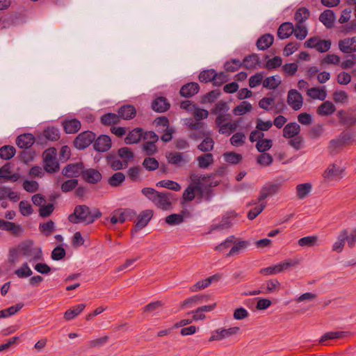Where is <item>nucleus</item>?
<instances>
[{"label": "nucleus", "mask_w": 356, "mask_h": 356, "mask_svg": "<svg viewBox=\"0 0 356 356\" xmlns=\"http://www.w3.org/2000/svg\"><path fill=\"white\" fill-rule=\"evenodd\" d=\"M214 174L208 175L192 173L190 176L191 182L183 193V200L191 202L197 197V202L202 200L210 202L214 196L212 187L219 184V181L214 180Z\"/></svg>", "instance_id": "1"}, {"label": "nucleus", "mask_w": 356, "mask_h": 356, "mask_svg": "<svg viewBox=\"0 0 356 356\" xmlns=\"http://www.w3.org/2000/svg\"><path fill=\"white\" fill-rule=\"evenodd\" d=\"M102 216V212L98 209L91 210L86 205H77L74 212L68 216V220L73 224L83 222L86 225L92 224Z\"/></svg>", "instance_id": "2"}, {"label": "nucleus", "mask_w": 356, "mask_h": 356, "mask_svg": "<svg viewBox=\"0 0 356 356\" xmlns=\"http://www.w3.org/2000/svg\"><path fill=\"white\" fill-rule=\"evenodd\" d=\"M19 250L24 257L28 259L30 263L40 261L43 259L42 249L34 247L32 241H26L19 245Z\"/></svg>", "instance_id": "3"}, {"label": "nucleus", "mask_w": 356, "mask_h": 356, "mask_svg": "<svg viewBox=\"0 0 356 356\" xmlns=\"http://www.w3.org/2000/svg\"><path fill=\"white\" fill-rule=\"evenodd\" d=\"M229 115L225 113H219L216 123L219 127V132L222 134L230 135L237 127L236 123L229 121Z\"/></svg>", "instance_id": "4"}, {"label": "nucleus", "mask_w": 356, "mask_h": 356, "mask_svg": "<svg viewBox=\"0 0 356 356\" xmlns=\"http://www.w3.org/2000/svg\"><path fill=\"white\" fill-rule=\"evenodd\" d=\"M106 113L101 118V122L104 125L117 124L120 119L131 120L136 117V113Z\"/></svg>", "instance_id": "5"}, {"label": "nucleus", "mask_w": 356, "mask_h": 356, "mask_svg": "<svg viewBox=\"0 0 356 356\" xmlns=\"http://www.w3.org/2000/svg\"><path fill=\"white\" fill-rule=\"evenodd\" d=\"M282 186V181H274L266 183L260 190V194L258 197V201L262 202L267 197L277 194Z\"/></svg>", "instance_id": "6"}, {"label": "nucleus", "mask_w": 356, "mask_h": 356, "mask_svg": "<svg viewBox=\"0 0 356 356\" xmlns=\"http://www.w3.org/2000/svg\"><path fill=\"white\" fill-rule=\"evenodd\" d=\"M95 134L90 131L80 133L74 140V145L78 149L88 147L95 139Z\"/></svg>", "instance_id": "7"}, {"label": "nucleus", "mask_w": 356, "mask_h": 356, "mask_svg": "<svg viewBox=\"0 0 356 356\" xmlns=\"http://www.w3.org/2000/svg\"><path fill=\"white\" fill-rule=\"evenodd\" d=\"M239 327H232L227 329L218 328L211 332L209 341H221L222 339L229 338L233 335L237 334L239 333Z\"/></svg>", "instance_id": "8"}, {"label": "nucleus", "mask_w": 356, "mask_h": 356, "mask_svg": "<svg viewBox=\"0 0 356 356\" xmlns=\"http://www.w3.org/2000/svg\"><path fill=\"white\" fill-rule=\"evenodd\" d=\"M84 165L82 162L67 164L62 170V174L69 178H76L82 176Z\"/></svg>", "instance_id": "9"}, {"label": "nucleus", "mask_w": 356, "mask_h": 356, "mask_svg": "<svg viewBox=\"0 0 356 356\" xmlns=\"http://www.w3.org/2000/svg\"><path fill=\"white\" fill-rule=\"evenodd\" d=\"M287 102L296 111L300 110L303 104L302 95L296 89H291L288 92Z\"/></svg>", "instance_id": "10"}, {"label": "nucleus", "mask_w": 356, "mask_h": 356, "mask_svg": "<svg viewBox=\"0 0 356 356\" xmlns=\"http://www.w3.org/2000/svg\"><path fill=\"white\" fill-rule=\"evenodd\" d=\"M153 216V211L152 210L143 211L138 217V220L135 225L134 228L132 229V234L136 233L146 227Z\"/></svg>", "instance_id": "11"}, {"label": "nucleus", "mask_w": 356, "mask_h": 356, "mask_svg": "<svg viewBox=\"0 0 356 356\" xmlns=\"http://www.w3.org/2000/svg\"><path fill=\"white\" fill-rule=\"evenodd\" d=\"M172 193L158 192L155 200L153 202L160 209L163 210H168L171 207L170 198Z\"/></svg>", "instance_id": "12"}, {"label": "nucleus", "mask_w": 356, "mask_h": 356, "mask_svg": "<svg viewBox=\"0 0 356 356\" xmlns=\"http://www.w3.org/2000/svg\"><path fill=\"white\" fill-rule=\"evenodd\" d=\"M94 149L99 152H107L111 147V139L107 135H102L93 141Z\"/></svg>", "instance_id": "13"}, {"label": "nucleus", "mask_w": 356, "mask_h": 356, "mask_svg": "<svg viewBox=\"0 0 356 356\" xmlns=\"http://www.w3.org/2000/svg\"><path fill=\"white\" fill-rule=\"evenodd\" d=\"M200 86L196 82H189L183 85L179 90V95L186 98H190L197 94Z\"/></svg>", "instance_id": "14"}, {"label": "nucleus", "mask_w": 356, "mask_h": 356, "mask_svg": "<svg viewBox=\"0 0 356 356\" xmlns=\"http://www.w3.org/2000/svg\"><path fill=\"white\" fill-rule=\"evenodd\" d=\"M83 179L89 184H97L99 182L102 178L100 172L94 168H88L83 170L82 175Z\"/></svg>", "instance_id": "15"}, {"label": "nucleus", "mask_w": 356, "mask_h": 356, "mask_svg": "<svg viewBox=\"0 0 356 356\" xmlns=\"http://www.w3.org/2000/svg\"><path fill=\"white\" fill-rule=\"evenodd\" d=\"M151 108L153 111H168L170 108V103L166 97L159 96L152 100Z\"/></svg>", "instance_id": "16"}, {"label": "nucleus", "mask_w": 356, "mask_h": 356, "mask_svg": "<svg viewBox=\"0 0 356 356\" xmlns=\"http://www.w3.org/2000/svg\"><path fill=\"white\" fill-rule=\"evenodd\" d=\"M194 117L188 119L186 122L187 126L193 129H199L202 127V120L208 117L209 113H194Z\"/></svg>", "instance_id": "17"}, {"label": "nucleus", "mask_w": 356, "mask_h": 356, "mask_svg": "<svg viewBox=\"0 0 356 356\" xmlns=\"http://www.w3.org/2000/svg\"><path fill=\"white\" fill-rule=\"evenodd\" d=\"M34 143L35 137L31 134H21L16 139V144L21 149H28Z\"/></svg>", "instance_id": "18"}, {"label": "nucleus", "mask_w": 356, "mask_h": 356, "mask_svg": "<svg viewBox=\"0 0 356 356\" xmlns=\"http://www.w3.org/2000/svg\"><path fill=\"white\" fill-rule=\"evenodd\" d=\"M62 125L67 134H75L79 131L81 124L77 119H68L62 122Z\"/></svg>", "instance_id": "19"}, {"label": "nucleus", "mask_w": 356, "mask_h": 356, "mask_svg": "<svg viewBox=\"0 0 356 356\" xmlns=\"http://www.w3.org/2000/svg\"><path fill=\"white\" fill-rule=\"evenodd\" d=\"M334 19V12L330 9L324 10L319 16V21L327 29L333 27Z\"/></svg>", "instance_id": "20"}, {"label": "nucleus", "mask_w": 356, "mask_h": 356, "mask_svg": "<svg viewBox=\"0 0 356 356\" xmlns=\"http://www.w3.org/2000/svg\"><path fill=\"white\" fill-rule=\"evenodd\" d=\"M294 31V26L291 22L282 23L277 30V36L280 39L284 40L289 38Z\"/></svg>", "instance_id": "21"}, {"label": "nucleus", "mask_w": 356, "mask_h": 356, "mask_svg": "<svg viewBox=\"0 0 356 356\" xmlns=\"http://www.w3.org/2000/svg\"><path fill=\"white\" fill-rule=\"evenodd\" d=\"M274 42V37L270 33H266L258 38L256 45L259 50H266L269 48Z\"/></svg>", "instance_id": "22"}, {"label": "nucleus", "mask_w": 356, "mask_h": 356, "mask_svg": "<svg viewBox=\"0 0 356 356\" xmlns=\"http://www.w3.org/2000/svg\"><path fill=\"white\" fill-rule=\"evenodd\" d=\"M208 297L204 295H195L186 300H184L181 305V308H186L187 307H191L195 305L201 304L204 302L207 301Z\"/></svg>", "instance_id": "23"}, {"label": "nucleus", "mask_w": 356, "mask_h": 356, "mask_svg": "<svg viewBox=\"0 0 356 356\" xmlns=\"http://www.w3.org/2000/svg\"><path fill=\"white\" fill-rule=\"evenodd\" d=\"M300 127L296 122L287 124L283 129V136L286 138H291L299 134Z\"/></svg>", "instance_id": "24"}, {"label": "nucleus", "mask_w": 356, "mask_h": 356, "mask_svg": "<svg viewBox=\"0 0 356 356\" xmlns=\"http://www.w3.org/2000/svg\"><path fill=\"white\" fill-rule=\"evenodd\" d=\"M233 244L234 245L231 248L229 252L226 254V257H233L239 254L248 247L250 243L248 241H240L236 242L234 240Z\"/></svg>", "instance_id": "25"}, {"label": "nucleus", "mask_w": 356, "mask_h": 356, "mask_svg": "<svg viewBox=\"0 0 356 356\" xmlns=\"http://www.w3.org/2000/svg\"><path fill=\"white\" fill-rule=\"evenodd\" d=\"M143 131L141 128H136L129 131L125 138V143L127 144L138 143L143 138Z\"/></svg>", "instance_id": "26"}, {"label": "nucleus", "mask_w": 356, "mask_h": 356, "mask_svg": "<svg viewBox=\"0 0 356 356\" xmlns=\"http://www.w3.org/2000/svg\"><path fill=\"white\" fill-rule=\"evenodd\" d=\"M85 304H79L67 309L64 314V318L66 321H71L78 316L85 309Z\"/></svg>", "instance_id": "27"}, {"label": "nucleus", "mask_w": 356, "mask_h": 356, "mask_svg": "<svg viewBox=\"0 0 356 356\" xmlns=\"http://www.w3.org/2000/svg\"><path fill=\"white\" fill-rule=\"evenodd\" d=\"M307 95L313 99L324 101L327 97V92L325 88L313 87L307 89Z\"/></svg>", "instance_id": "28"}, {"label": "nucleus", "mask_w": 356, "mask_h": 356, "mask_svg": "<svg viewBox=\"0 0 356 356\" xmlns=\"http://www.w3.org/2000/svg\"><path fill=\"white\" fill-rule=\"evenodd\" d=\"M0 229L2 230L10 231L15 235L21 234L23 231V229L20 225H16L13 222L5 221L3 220H0Z\"/></svg>", "instance_id": "29"}, {"label": "nucleus", "mask_w": 356, "mask_h": 356, "mask_svg": "<svg viewBox=\"0 0 356 356\" xmlns=\"http://www.w3.org/2000/svg\"><path fill=\"white\" fill-rule=\"evenodd\" d=\"M196 161L200 168L206 169L213 163L214 159L211 153H205L197 156Z\"/></svg>", "instance_id": "30"}, {"label": "nucleus", "mask_w": 356, "mask_h": 356, "mask_svg": "<svg viewBox=\"0 0 356 356\" xmlns=\"http://www.w3.org/2000/svg\"><path fill=\"white\" fill-rule=\"evenodd\" d=\"M256 65L260 66L259 57L257 54H251L246 56L242 62V66L246 69H254Z\"/></svg>", "instance_id": "31"}, {"label": "nucleus", "mask_w": 356, "mask_h": 356, "mask_svg": "<svg viewBox=\"0 0 356 356\" xmlns=\"http://www.w3.org/2000/svg\"><path fill=\"white\" fill-rule=\"evenodd\" d=\"M338 119L341 124L350 127L356 123V115L354 113H337Z\"/></svg>", "instance_id": "32"}, {"label": "nucleus", "mask_w": 356, "mask_h": 356, "mask_svg": "<svg viewBox=\"0 0 356 356\" xmlns=\"http://www.w3.org/2000/svg\"><path fill=\"white\" fill-rule=\"evenodd\" d=\"M115 213L118 215L120 223L131 220L136 215V212L131 209H118L115 211Z\"/></svg>", "instance_id": "33"}, {"label": "nucleus", "mask_w": 356, "mask_h": 356, "mask_svg": "<svg viewBox=\"0 0 356 356\" xmlns=\"http://www.w3.org/2000/svg\"><path fill=\"white\" fill-rule=\"evenodd\" d=\"M220 95L221 92L218 89L213 90L201 97L200 103L202 104L214 103Z\"/></svg>", "instance_id": "34"}, {"label": "nucleus", "mask_w": 356, "mask_h": 356, "mask_svg": "<svg viewBox=\"0 0 356 356\" xmlns=\"http://www.w3.org/2000/svg\"><path fill=\"white\" fill-rule=\"evenodd\" d=\"M347 238V230L343 229L338 236L337 241L334 243L332 245V251L337 252H342L343 249V246L346 241Z\"/></svg>", "instance_id": "35"}, {"label": "nucleus", "mask_w": 356, "mask_h": 356, "mask_svg": "<svg viewBox=\"0 0 356 356\" xmlns=\"http://www.w3.org/2000/svg\"><path fill=\"white\" fill-rule=\"evenodd\" d=\"M216 76V71L214 69H209L202 70L199 76L198 79L201 83H207L213 81Z\"/></svg>", "instance_id": "36"}, {"label": "nucleus", "mask_w": 356, "mask_h": 356, "mask_svg": "<svg viewBox=\"0 0 356 356\" xmlns=\"http://www.w3.org/2000/svg\"><path fill=\"white\" fill-rule=\"evenodd\" d=\"M350 139L346 134H341L337 138L333 139L330 143V149L334 150L344 146Z\"/></svg>", "instance_id": "37"}, {"label": "nucleus", "mask_w": 356, "mask_h": 356, "mask_svg": "<svg viewBox=\"0 0 356 356\" xmlns=\"http://www.w3.org/2000/svg\"><path fill=\"white\" fill-rule=\"evenodd\" d=\"M180 108L186 111H208L204 108H201L198 105L191 100H183L179 103Z\"/></svg>", "instance_id": "38"}, {"label": "nucleus", "mask_w": 356, "mask_h": 356, "mask_svg": "<svg viewBox=\"0 0 356 356\" xmlns=\"http://www.w3.org/2000/svg\"><path fill=\"white\" fill-rule=\"evenodd\" d=\"M341 173L342 170L339 168H337L336 165L332 164L324 172L323 175L325 179L341 178Z\"/></svg>", "instance_id": "39"}, {"label": "nucleus", "mask_w": 356, "mask_h": 356, "mask_svg": "<svg viewBox=\"0 0 356 356\" xmlns=\"http://www.w3.org/2000/svg\"><path fill=\"white\" fill-rule=\"evenodd\" d=\"M309 11L305 7L298 8L295 13L294 19L297 24H302L309 17Z\"/></svg>", "instance_id": "40"}, {"label": "nucleus", "mask_w": 356, "mask_h": 356, "mask_svg": "<svg viewBox=\"0 0 356 356\" xmlns=\"http://www.w3.org/2000/svg\"><path fill=\"white\" fill-rule=\"evenodd\" d=\"M15 148L11 145H4L0 148V157L5 160L10 159L15 156Z\"/></svg>", "instance_id": "41"}, {"label": "nucleus", "mask_w": 356, "mask_h": 356, "mask_svg": "<svg viewBox=\"0 0 356 356\" xmlns=\"http://www.w3.org/2000/svg\"><path fill=\"white\" fill-rule=\"evenodd\" d=\"M312 187V184L309 183L298 184L296 186L297 196L300 199L305 198L307 196V195L311 192Z\"/></svg>", "instance_id": "42"}, {"label": "nucleus", "mask_w": 356, "mask_h": 356, "mask_svg": "<svg viewBox=\"0 0 356 356\" xmlns=\"http://www.w3.org/2000/svg\"><path fill=\"white\" fill-rule=\"evenodd\" d=\"M156 185L158 187L165 188L174 191H179L181 190L180 184L172 180H161L158 181Z\"/></svg>", "instance_id": "43"}, {"label": "nucleus", "mask_w": 356, "mask_h": 356, "mask_svg": "<svg viewBox=\"0 0 356 356\" xmlns=\"http://www.w3.org/2000/svg\"><path fill=\"white\" fill-rule=\"evenodd\" d=\"M214 146V141L210 136H207L197 146L200 151L209 153Z\"/></svg>", "instance_id": "44"}, {"label": "nucleus", "mask_w": 356, "mask_h": 356, "mask_svg": "<svg viewBox=\"0 0 356 356\" xmlns=\"http://www.w3.org/2000/svg\"><path fill=\"white\" fill-rule=\"evenodd\" d=\"M347 332L343 331L328 332L325 333L320 339L319 343H322L327 340L340 339L346 337Z\"/></svg>", "instance_id": "45"}, {"label": "nucleus", "mask_w": 356, "mask_h": 356, "mask_svg": "<svg viewBox=\"0 0 356 356\" xmlns=\"http://www.w3.org/2000/svg\"><path fill=\"white\" fill-rule=\"evenodd\" d=\"M242 66V62L236 58L227 60L224 64L225 71L229 72H234L237 71Z\"/></svg>", "instance_id": "46"}, {"label": "nucleus", "mask_w": 356, "mask_h": 356, "mask_svg": "<svg viewBox=\"0 0 356 356\" xmlns=\"http://www.w3.org/2000/svg\"><path fill=\"white\" fill-rule=\"evenodd\" d=\"M125 180V175L120 172L114 173L111 177H109L108 183L112 187H116L120 186Z\"/></svg>", "instance_id": "47"}, {"label": "nucleus", "mask_w": 356, "mask_h": 356, "mask_svg": "<svg viewBox=\"0 0 356 356\" xmlns=\"http://www.w3.org/2000/svg\"><path fill=\"white\" fill-rule=\"evenodd\" d=\"M228 217H224L222 221L213 227V229H225L231 227L232 222L229 220L230 218H234L236 216V213L234 211H232L228 213Z\"/></svg>", "instance_id": "48"}, {"label": "nucleus", "mask_w": 356, "mask_h": 356, "mask_svg": "<svg viewBox=\"0 0 356 356\" xmlns=\"http://www.w3.org/2000/svg\"><path fill=\"white\" fill-rule=\"evenodd\" d=\"M317 236H305L298 240V245L301 247H312L317 245Z\"/></svg>", "instance_id": "49"}, {"label": "nucleus", "mask_w": 356, "mask_h": 356, "mask_svg": "<svg viewBox=\"0 0 356 356\" xmlns=\"http://www.w3.org/2000/svg\"><path fill=\"white\" fill-rule=\"evenodd\" d=\"M107 163L114 170H121L124 168L123 163L115 155L109 154L106 156Z\"/></svg>", "instance_id": "50"}, {"label": "nucleus", "mask_w": 356, "mask_h": 356, "mask_svg": "<svg viewBox=\"0 0 356 356\" xmlns=\"http://www.w3.org/2000/svg\"><path fill=\"white\" fill-rule=\"evenodd\" d=\"M15 274L19 278H26L31 276L33 274V271L29 268L28 263L24 262V264H22L20 268H19L15 271Z\"/></svg>", "instance_id": "51"}, {"label": "nucleus", "mask_w": 356, "mask_h": 356, "mask_svg": "<svg viewBox=\"0 0 356 356\" xmlns=\"http://www.w3.org/2000/svg\"><path fill=\"white\" fill-rule=\"evenodd\" d=\"M44 136L49 140H57L60 138L59 130L54 127H49L44 130Z\"/></svg>", "instance_id": "52"}, {"label": "nucleus", "mask_w": 356, "mask_h": 356, "mask_svg": "<svg viewBox=\"0 0 356 356\" xmlns=\"http://www.w3.org/2000/svg\"><path fill=\"white\" fill-rule=\"evenodd\" d=\"M226 162L232 164H237L242 159V155L234 152H228L223 154Z\"/></svg>", "instance_id": "53"}, {"label": "nucleus", "mask_w": 356, "mask_h": 356, "mask_svg": "<svg viewBox=\"0 0 356 356\" xmlns=\"http://www.w3.org/2000/svg\"><path fill=\"white\" fill-rule=\"evenodd\" d=\"M266 203L261 202L258 205L255 206L254 208L251 209L248 213V218L250 220L256 218L266 208Z\"/></svg>", "instance_id": "54"}, {"label": "nucleus", "mask_w": 356, "mask_h": 356, "mask_svg": "<svg viewBox=\"0 0 356 356\" xmlns=\"http://www.w3.org/2000/svg\"><path fill=\"white\" fill-rule=\"evenodd\" d=\"M44 170L49 173H54L59 170V164L56 159L43 161Z\"/></svg>", "instance_id": "55"}, {"label": "nucleus", "mask_w": 356, "mask_h": 356, "mask_svg": "<svg viewBox=\"0 0 356 356\" xmlns=\"http://www.w3.org/2000/svg\"><path fill=\"white\" fill-rule=\"evenodd\" d=\"M280 282L277 280L268 281L266 284L262 285L261 288L265 289L264 293H270L278 290Z\"/></svg>", "instance_id": "56"}, {"label": "nucleus", "mask_w": 356, "mask_h": 356, "mask_svg": "<svg viewBox=\"0 0 356 356\" xmlns=\"http://www.w3.org/2000/svg\"><path fill=\"white\" fill-rule=\"evenodd\" d=\"M281 83V80L276 79L275 76H270L267 77L263 81V86L269 89H275Z\"/></svg>", "instance_id": "57"}, {"label": "nucleus", "mask_w": 356, "mask_h": 356, "mask_svg": "<svg viewBox=\"0 0 356 356\" xmlns=\"http://www.w3.org/2000/svg\"><path fill=\"white\" fill-rule=\"evenodd\" d=\"M272 145L273 141L270 139L262 138L257 141L256 147L259 152L264 153V152L268 150Z\"/></svg>", "instance_id": "58"}, {"label": "nucleus", "mask_w": 356, "mask_h": 356, "mask_svg": "<svg viewBox=\"0 0 356 356\" xmlns=\"http://www.w3.org/2000/svg\"><path fill=\"white\" fill-rule=\"evenodd\" d=\"M282 59L280 56H275L271 59H268L264 65L268 70L276 69L282 65Z\"/></svg>", "instance_id": "59"}, {"label": "nucleus", "mask_w": 356, "mask_h": 356, "mask_svg": "<svg viewBox=\"0 0 356 356\" xmlns=\"http://www.w3.org/2000/svg\"><path fill=\"white\" fill-rule=\"evenodd\" d=\"M307 29L302 24H297L296 28H294L293 33L298 40H304L307 35Z\"/></svg>", "instance_id": "60"}, {"label": "nucleus", "mask_w": 356, "mask_h": 356, "mask_svg": "<svg viewBox=\"0 0 356 356\" xmlns=\"http://www.w3.org/2000/svg\"><path fill=\"white\" fill-rule=\"evenodd\" d=\"M54 228L55 225L51 220H49L45 223H41L39 226L40 232H42L46 236L50 235L54 230Z\"/></svg>", "instance_id": "61"}, {"label": "nucleus", "mask_w": 356, "mask_h": 356, "mask_svg": "<svg viewBox=\"0 0 356 356\" xmlns=\"http://www.w3.org/2000/svg\"><path fill=\"white\" fill-rule=\"evenodd\" d=\"M165 222L170 225H179L184 222V216L177 213L170 214L165 218Z\"/></svg>", "instance_id": "62"}, {"label": "nucleus", "mask_w": 356, "mask_h": 356, "mask_svg": "<svg viewBox=\"0 0 356 356\" xmlns=\"http://www.w3.org/2000/svg\"><path fill=\"white\" fill-rule=\"evenodd\" d=\"M143 166L149 171L154 170L159 168V162L153 157H147L143 162Z\"/></svg>", "instance_id": "63"}, {"label": "nucleus", "mask_w": 356, "mask_h": 356, "mask_svg": "<svg viewBox=\"0 0 356 356\" xmlns=\"http://www.w3.org/2000/svg\"><path fill=\"white\" fill-rule=\"evenodd\" d=\"M21 214L24 216H29L33 213L32 206L26 201H21L19 204Z\"/></svg>", "instance_id": "64"}]
</instances>
